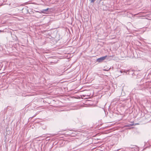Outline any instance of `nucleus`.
Segmentation results:
<instances>
[{"label": "nucleus", "instance_id": "1", "mask_svg": "<svg viewBox=\"0 0 151 151\" xmlns=\"http://www.w3.org/2000/svg\"><path fill=\"white\" fill-rule=\"evenodd\" d=\"M107 56H105L102 57H101L100 58H98L97 59V61L99 62H102L104 60H105Z\"/></svg>", "mask_w": 151, "mask_h": 151}, {"label": "nucleus", "instance_id": "5", "mask_svg": "<svg viewBox=\"0 0 151 151\" xmlns=\"http://www.w3.org/2000/svg\"><path fill=\"white\" fill-rule=\"evenodd\" d=\"M134 125V124H130L128 125H127V126H130L133 125Z\"/></svg>", "mask_w": 151, "mask_h": 151}, {"label": "nucleus", "instance_id": "2", "mask_svg": "<svg viewBox=\"0 0 151 151\" xmlns=\"http://www.w3.org/2000/svg\"><path fill=\"white\" fill-rule=\"evenodd\" d=\"M49 8H47L46 9H43L42 11V13H45V12L47 11L48 10Z\"/></svg>", "mask_w": 151, "mask_h": 151}, {"label": "nucleus", "instance_id": "4", "mask_svg": "<svg viewBox=\"0 0 151 151\" xmlns=\"http://www.w3.org/2000/svg\"><path fill=\"white\" fill-rule=\"evenodd\" d=\"M96 0H90L91 3H93Z\"/></svg>", "mask_w": 151, "mask_h": 151}, {"label": "nucleus", "instance_id": "6", "mask_svg": "<svg viewBox=\"0 0 151 151\" xmlns=\"http://www.w3.org/2000/svg\"><path fill=\"white\" fill-rule=\"evenodd\" d=\"M110 68H109V70H108L109 69H110Z\"/></svg>", "mask_w": 151, "mask_h": 151}, {"label": "nucleus", "instance_id": "3", "mask_svg": "<svg viewBox=\"0 0 151 151\" xmlns=\"http://www.w3.org/2000/svg\"><path fill=\"white\" fill-rule=\"evenodd\" d=\"M9 14L11 15V16H17V14Z\"/></svg>", "mask_w": 151, "mask_h": 151}]
</instances>
